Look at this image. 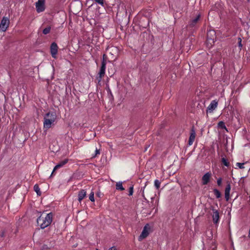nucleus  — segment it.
<instances>
[{
    "instance_id": "1",
    "label": "nucleus",
    "mask_w": 250,
    "mask_h": 250,
    "mask_svg": "<svg viewBox=\"0 0 250 250\" xmlns=\"http://www.w3.org/2000/svg\"><path fill=\"white\" fill-rule=\"evenodd\" d=\"M53 214L52 212L47 213L45 217L40 215L37 219L38 225L42 229L49 226L52 222Z\"/></svg>"
},
{
    "instance_id": "2",
    "label": "nucleus",
    "mask_w": 250,
    "mask_h": 250,
    "mask_svg": "<svg viewBox=\"0 0 250 250\" xmlns=\"http://www.w3.org/2000/svg\"><path fill=\"white\" fill-rule=\"evenodd\" d=\"M57 119V115L55 112H49L44 116L43 127L48 129L54 124Z\"/></svg>"
},
{
    "instance_id": "3",
    "label": "nucleus",
    "mask_w": 250,
    "mask_h": 250,
    "mask_svg": "<svg viewBox=\"0 0 250 250\" xmlns=\"http://www.w3.org/2000/svg\"><path fill=\"white\" fill-rule=\"evenodd\" d=\"M106 61L104 58L102 62L101 67L100 68V70L98 74L99 77L97 78L98 83H100L102 79L104 76L106 68Z\"/></svg>"
},
{
    "instance_id": "4",
    "label": "nucleus",
    "mask_w": 250,
    "mask_h": 250,
    "mask_svg": "<svg viewBox=\"0 0 250 250\" xmlns=\"http://www.w3.org/2000/svg\"><path fill=\"white\" fill-rule=\"evenodd\" d=\"M9 20L8 18L4 17L0 22V31L2 32H5L9 25Z\"/></svg>"
},
{
    "instance_id": "5",
    "label": "nucleus",
    "mask_w": 250,
    "mask_h": 250,
    "mask_svg": "<svg viewBox=\"0 0 250 250\" xmlns=\"http://www.w3.org/2000/svg\"><path fill=\"white\" fill-rule=\"evenodd\" d=\"M35 5L38 13L43 12L45 10L44 0H38V1L36 2Z\"/></svg>"
},
{
    "instance_id": "6",
    "label": "nucleus",
    "mask_w": 250,
    "mask_h": 250,
    "mask_svg": "<svg viewBox=\"0 0 250 250\" xmlns=\"http://www.w3.org/2000/svg\"><path fill=\"white\" fill-rule=\"evenodd\" d=\"M200 14H198L197 15H196V16L193 18L192 20H191L189 22L188 25V28H193V27H195L197 24V23H198L199 20H200Z\"/></svg>"
},
{
    "instance_id": "7",
    "label": "nucleus",
    "mask_w": 250,
    "mask_h": 250,
    "mask_svg": "<svg viewBox=\"0 0 250 250\" xmlns=\"http://www.w3.org/2000/svg\"><path fill=\"white\" fill-rule=\"evenodd\" d=\"M58 47L56 43L53 42L50 46V53L53 58H56Z\"/></svg>"
},
{
    "instance_id": "8",
    "label": "nucleus",
    "mask_w": 250,
    "mask_h": 250,
    "mask_svg": "<svg viewBox=\"0 0 250 250\" xmlns=\"http://www.w3.org/2000/svg\"><path fill=\"white\" fill-rule=\"evenodd\" d=\"M211 176V173L209 172L205 173L202 177V181L203 185H207L209 182L210 178Z\"/></svg>"
},
{
    "instance_id": "9",
    "label": "nucleus",
    "mask_w": 250,
    "mask_h": 250,
    "mask_svg": "<svg viewBox=\"0 0 250 250\" xmlns=\"http://www.w3.org/2000/svg\"><path fill=\"white\" fill-rule=\"evenodd\" d=\"M218 103L215 100L211 102L209 105L207 107V112H212L217 106Z\"/></svg>"
},
{
    "instance_id": "10",
    "label": "nucleus",
    "mask_w": 250,
    "mask_h": 250,
    "mask_svg": "<svg viewBox=\"0 0 250 250\" xmlns=\"http://www.w3.org/2000/svg\"><path fill=\"white\" fill-rule=\"evenodd\" d=\"M68 161V160L67 159H65L62 161H61L60 163H59L54 168L53 171L51 173V175H52L54 173V172L58 168H60L62 167L64 165H65L66 163H67Z\"/></svg>"
},
{
    "instance_id": "11",
    "label": "nucleus",
    "mask_w": 250,
    "mask_h": 250,
    "mask_svg": "<svg viewBox=\"0 0 250 250\" xmlns=\"http://www.w3.org/2000/svg\"><path fill=\"white\" fill-rule=\"evenodd\" d=\"M212 210L213 211L212 214V220L213 222L215 224H217L219 220V212L217 210L212 208Z\"/></svg>"
},
{
    "instance_id": "12",
    "label": "nucleus",
    "mask_w": 250,
    "mask_h": 250,
    "mask_svg": "<svg viewBox=\"0 0 250 250\" xmlns=\"http://www.w3.org/2000/svg\"><path fill=\"white\" fill-rule=\"evenodd\" d=\"M86 191L85 189H81L80 191L78 192V201L79 202H81L83 199H84V198L86 195Z\"/></svg>"
},
{
    "instance_id": "13",
    "label": "nucleus",
    "mask_w": 250,
    "mask_h": 250,
    "mask_svg": "<svg viewBox=\"0 0 250 250\" xmlns=\"http://www.w3.org/2000/svg\"><path fill=\"white\" fill-rule=\"evenodd\" d=\"M152 229L151 227L148 225L146 224L141 234H149L152 233Z\"/></svg>"
},
{
    "instance_id": "14",
    "label": "nucleus",
    "mask_w": 250,
    "mask_h": 250,
    "mask_svg": "<svg viewBox=\"0 0 250 250\" xmlns=\"http://www.w3.org/2000/svg\"><path fill=\"white\" fill-rule=\"evenodd\" d=\"M230 185L228 184L225 188V197L227 201H229V192L230 190Z\"/></svg>"
},
{
    "instance_id": "15",
    "label": "nucleus",
    "mask_w": 250,
    "mask_h": 250,
    "mask_svg": "<svg viewBox=\"0 0 250 250\" xmlns=\"http://www.w3.org/2000/svg\"><path fill=\"white\" fill-rule=\"evenodd\" d=\"M122 184H123V183L122 182H119L116 183V189L117 190H121V191L124 190L125 188L123 187Z\"/></svg>"
},
{
    "instance_id": "16",
    "label": "nucleus",
    "mask_w": 250,
    "mask_h": 250,
    "mask_svg": "<svg viewBox=\"0 0 250 250\" xmlns=\"http://www.w3.org/2000/svg\"><path fill=\"white\" fill-rule=\"evenodd\" d=\"M34 190L37 193L38 195L40 196L41 195V191L38 185L36 184L34 186Z\"/></svg>"
},
{
    "instance_id": "17",
    "label": "nucleus",
    "mask_w": 250,
    "mask_h": 250,
    "mask_svg": "<svg viewBox=\"0 0 250 250\" xmlns=\"http://www.w3.org/2000/svg\"><path fill=\"white\" fill-rule=\"evenodd\" d=\"M213 193L217 198H219L221 196V194L219 190L216 188L213 189Z\"/></svg>"
},
{
    "instance_id": "18",
    "label": "nucleus",
    "mask_w": 250,
    "mask_h": 250,
    "mask_svg": "<svg viewBox=\"0 0 250 250\" xmlns=\"http://www.w3.org/2000/svg\"><path fill=\"white\" fill-rule=\"evenodd\" d=\"M218 127L221 128L222 129H225L227 131H228L225 125V123L223 121H220L218 123Z\"/></svg>"
},
{
    "instance_id": "19",
    "label": "nucleus",
    "mask_w": 250,
    "mask_h": 250,
    "mask_svg": "<svg viewBox=\"0 0 250 250\" xmlns=\"http://www.w3.org/2000/svg\"><path fill=\"white\" fill-rule=\"evenodd\" d=\"M195 138V132L193 128L192 129L189 139L194 141Z\"/></svg>"
},
{
    "instance_id": "20",
    "label": "nucleus",
    "mask_w": 250,
    "mask_h": 250,
    "mask_svg": "<svg viewBox=\"0 0 250 250\" xmlns=\"http://www.w3.org/2000/svg\"><path fill=\"white\" fill-rule=\"evenodd\" d=\"M50 30H51V27L50 26H48V27H46L45 28H44L43 30L42 33L44 35H46V34H48L50 32Z\"/></svg>"
},
{
    "instance_id": "21",
    "label": "nucleus",
    "mask_w": 250,
    "mask_h": 250,
    "mask_svg": "<svg viewBox=\"0 0 250 250\" xmlns=\"http://www.w3.org/2000/svg\"><path fill=\"white\" fill-rule=\"evenodd\" d=\"M161 182L158 180H155L154 181V185L157 189H159L160 187Z\"/></svg>"
},
{
    "instance_id": "22",
    "label": "nucleus",
    "mask_w": 250,
    "mask_h": 250,
    "mask_svg": "<svg viewBox=\"0 0 250 250\" xmlns=\"http://www.w3.org/2000/svg\"><path fill=\"white\" fill-rule=\"evenodd\" d=\"M222 162L225 166L228 167H229V163L228 162L226 158H223L222 159Z\"/></svg>"
},
{
    "instance_id": "23",
    "label": "nucleus",
    "mask_w": 250,
    "mask_h": 250,
    "mask_svg": "<svg viewBox=\"0 0 250 250\" xmlns=\"http://www.w3.org/2000/svg\"><path fill=\"white\" fill-rule=\"evenodd\" d=\"M94 193L93 191H91L89 196V199L91 202H94Z\"/></svg>"
},
{
    "instance_id": "24",
    "label": "nucleus",
    "mask_w": 250,
    "mask_h": 250,
    "mask_svg": "<svg viewBox=\"0 0 250 250\" xmlns=\"http://www.w3.org/2000/svg\"><path fill=\"white\" fill-rule=\"evenodd\" d=\"M95 2L102 6L104 5V0H95Z\"/></svg>"
},
{
    "instance_id": "25",
    "label": "nucleus",
    "mask_w": 250,
    "mask_h": 250,
    "mask_svg": "<svg viewBox=\"0 0 250 250\" xmlns=\"http://www.w3.org/2000/svg\"><path fill=\"white\" fill-rule=\"evenodd\" d=\"M133 187L132 186V187H130L129 188V194L128 195L129 196H131L133 194Z\"/></svg>"
},
{
    "instance_id": "26",
    "label": "nucleus",
    "mask_w": 250,
    "mask_h": 250,
    "mask_svg": "<svg viewBox=\"0 0 250 250\" xmlns=\"http://www.w3.org/2000/svg\"><path fill=\"white\" fill-rule=\"evenodd\" d=\"M236 165L241 169L244 168V163H237L236 164Z\"/></svg>"
},
{
    "instance_id": "27",
    "label": "nucleus",
    "mask_w": 250,
    "mask_h": 250,
    "mask_svg": "<svg viewBox=\"0 0 250 250\" xmlns=\"http://www.w3.org/2000/svg\"><path fill=\"white\" fill-rule=\"evenodd\" d=\"M222 179L221 178H219L217 180V183L218 186H221L222 185Z\"/></svg>"
},
{
    "instance_id": "28",
    "label": "nucleus",
    "mask_w": 250,
    "mask_h": 250,
    "mask_svg": "<svg viewBox=\"0 0 250 250\" xmlns=\"http://www.w3.org/2000/svg\"><path fill=\"white\" fill-rule=\"evenodd\" d=\"M147 235H139V237L138 238L139 241H141L143 240V239H145Z\"/></svg>"
},
{
    "instance_id": "29",
    "label": "nucleus",
    "mask_w": 250,
    "mask_h": 250,
    "mask_svg": "<svg viewBox=\"0 0 250 250\" xmlns=\"http://www.w3.org/2000/svg\"><path fill=\"white\" fill-rule=\"evenodd\" d=\"M238 46L239 47H240V49H241V48L242 47V40H241V39L240 38H238Z\"/></svg>"
},
{
    "instance_id": "30",
    "label": "nucleus",
    "mask_w": 250,
    "mask_h": 250,
    "mask_svg": "<svg viewBox=\"0 0 250 250\" xmlns=\"http://www.w3.org/2000/svg\"><path fill=\"white\" fill-rule=\"evenodd\" d=\"M100 154V150L96 148L95 150V152L94 155L93 156V157H95L97 156V155Z\"/></svg>"
},
{
    "instance_id": "31",
    "label": "nucleus",
    "mask_w": 250,
    "mask_h": 250,
    "mask_svg": "<svg viewBox=\"0 0 250 250\" xmlns=\"http://www.w3.org/2000/svg\"><path fill=\"white\" fill-rule=\"evenodd\" d=\"M193 142H194V141L189 139L188 140V145L189 146L192 145L193 143Z\"/></svg>"
},
{
    "instance_id": "32",
    "label": "nucleus",
    "mask_w": 250,
    "mask_h": 250,
    "mask_svg": "<svg viewBox=\"0 0 250 250\" xmlns=\"http://www.w3.org/2000/svg\"><path fill=\"white\" fill-rule=\"evenodd\" d=\"M108 250H117V249L115 247L113 246L109 248Z\"/></svg>"
},
{
    "instance_id": "33",
    "label": "nucleus",
    "mask_w": 250,
    "mask_h": 250,
    "mask_svg": "<svg viewBox=\"0 0 250 250\" xmlns=\"http://www.w3.org/2000/svg\"><path fill=\"white\" fill-rule=\"evenodd\" d=\"M145 187H146V186H145V187H144V188H143V190L142 196H143V197H144V199H145V200H146V199L145 198V195H144V188H145Z\"/></svg>"
},
{
    "instance_id": "34",
    "label": "nucleus",
    "mask_w": 250,
    "mask_h": 250,
    "mask_svg": "<svg viewBox=\"0 0 250 250\" xmlns=\"http://www.w3.org/2000/svg\"><path fill=\"white\" fill-rule=\"evenodd\" d=\"M47 249H48V248L46 245H43L42 247V249L43 250Z\"/></svg>"
},
{
    "instance_id": "35",
    "label": "nucleus",
    "mask_w": 250,
    "mask_h": 250,
    "mask_svg": "<svg viewBox=\"0 0 250 250\" xmlns=\"http://www.w3.org/2000/svg\"><path fill=\"white\" fill-rule=\"evenodd\" d=\"M211 32L212 33H214V32L213 31H210L208 33V34L209 33H211Z\"/></svg>"
},
{
    "instance_id": "36",
    "label": "nucleus",
    "mask_w": 250,
    "mask_h": 250,
    "mask_svg": "<svg viewBox=\"0 0 250 250\" xmlns=\"http://www.w3.org/2000/svg\"><path fill=\"white\" fill-rule=\"evenodd\" d=\"M108 91L111 93V91H110V90L109 89H108Z\"/></svg>"
}]
</instances>
